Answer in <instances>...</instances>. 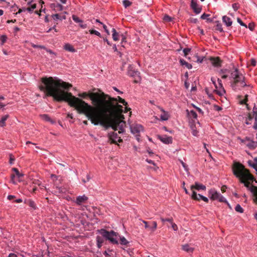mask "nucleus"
Instances as JSON below:
<instances>
[{"mask_svg": "<svg viewBox=\"0 0 257 257\" xmlns=\"http://www.w3.org/2000/svg\"><path fill=\"white\" fill-rule=\"evenodd\" d=\"M42 84L39 86L40 89L44 91L46 96H52L58 102L65 101L71 107H74L80 114H84L94 125H100L107 130L111 126V121L108 113L109 108L101 106L94 109L92 106L82 99L72 95L69 90L72 85L57 77H44L42 78Z\"/></svg>", "mask_w": 257, "mask_h": 257, "instance_id": "f257e3e1", "label": "nucleus"}, {"mask_svg": "<svg viewBox=\"0 0 257 257\" xmlns=\"http://www.w3.org/2000/svg\"><path fill=\"white\" fill-rule=\"evenodd\" d=\"M230 78L233 79L234 80V81L231 84V87L234 90L240 89V88H238V83L240 84V86L241 87L250 86V84H247L245 83L244 76L239 71L238 69L236 68H235L234 70L231 73Z\"/></svg>", "mask_w": 257, "mask_h": 257, "instance_id": "f03ea898", "label": "nucleus"}, {"mask_svg": "<svg viewBox=\"0 0 257 257\" xmlns=\"http://www.w3.org/2000/svg\"><path fill=\"white\" fill-rule=\"evenodd\" d=\"M102 98H105L106 101V102H104L103 103L102 107H108L109 111L115 107H116L119 109H121L122 108V106L120 104H117L115 105L114 104V102L118 101L119 103L123 104L125 106L127 105V103L125 101V100L120 96H117L116 98H113L110 97L108 95H106L102 93Z\"/></svg>", "mask_w": 257, "mask_h": 257, "instance_id": "7ed1b4c3", "label": "nucleus"}, {"mask_svg": "<svg viewBox=\"0 0 257 257\" xmlns=\"http://www.w3.org/2000/svg\"><path fill=\"white\" fill-rule=\"evenodd\" d=\"M232 171L233 175L237 178L239 180L243 178L250 177L251 174L249 171L239 162H234L232 165Z\"/></svg>", "mask_w": 257, "mask_h": 257, "instance_id": "20e7f679", "label": "nucleus"}, {"mask_svg": "<svg viewBox=\"0 0 257 257\" xmlns=\"http://www.w3.org/2000/svg\"><path fill=\"white\" fill-rule=\"evenodd\" d=\"M78 96L83 98H86L89 97L92 101L93 104L97 107H100L102 106L104 102H106V100L102 98V93L99 95L95 93H91L90 94L85 92L82 93H79Z\"/></svg>", "mask_w": 257, "mask_h": 257, "instance_id": "39448f33", "label": "nucleus"}, {"mask_svg": "<svg viewBox=\"0 0 257 257\" xmlns=\"http://www.w3.org/2000/svg\"><path fill=\"white\" fill-rule=\"evenodd\" d=\"M98 231L105 239L113 244H118L119 234L113 230L107 231L104 229H101Z\"/></svg>", "mask_w": 257, "mask_h": 257, "instance_id": "423d86ee", "label": "nucleus"}, {"mask_svg": "<svg viewBox=\"0 0 257 257\" xmlns=\"http://www.w3.org/2000/svg\"><path fill=\"white\" fill-rule=\"evenodd\" d=\"M253 181L256 183L257 182L252 174H250V177H248V178L244 177L243 179L239 180V182L241 183H243L244 186L248 188V189L253 193L254 197V202L257 203V186L253 185L250 186V181L253 182Z\"/></svg>", "mask_w": 257, "mask_h": 257, "instance_id": "0eeeda50", "label": "nucleus"}, {"mask_svg": "<svg viewBox=\"0 0 257 257\" xmlns=\"http://www.w3.org/2000/svg\"><path fill=\"white\" fill-rule=\"evenodd\" d=\"M127 74L130 77L135 78V83H137L140 81L141 77L140 76V72L137 70L134 69V67L131 65H130L128 67Z\"/></svg>", "mask_w": 257, "mask_h": 257, "instance_id": "6e6552de", "label": "nucleus"}, {"mask_svg": "<svg viewBox=\"0 0 257 257\" xmlns=\"http://www.w3.org/2000/svg\"><path fill=\"white\" fill-rule=\"evenodd\" d=\"M131 133L134 135H136V139L139 141L140 133L143 131V126L140 124H133L130 125Z\"/></svg>", "mask_w": 257, "mask_h": 257, "instance_id": "1a4fd4ad", "label": "nucleus"}, {"mask_svg": "<svg viewBox=\"0 0 257 257\" xmlns=\"http://www.w3.org/2000/svg\"><path fill=\"white\" fill-rule=\"evenodd\" d=\"M241 143H243L249 149L254 150L257 147V142L253 141L248 137L241 140Z\"/></svg>", "mask_w": 257, "mask_h": 257, "instance_id": "9d476101", "label": "nucleus"}, {"mask_svg": "<svg viewBox=\"0 0 257 257\" xmlns=\"http://www.w3.org/2000/svg\"><path fill=\"white\" fill-rule=\"evenodd\" d=\"M51 178L54 183V185L58 189L59 192L60 193L63 192V191L62 189L59 186L62 183V177L54 174H52L51 175Z\"/></svg>", "mask_w": 257, "mask_h": 257, "instance_id": "9b49d317", "label": "nucleus"}, {"mask_svg": "<svg viewBox=\"0 0 257 257\" xmlns=\"http://www.w3.org/2000/svg\"><path fill=\"white\" fill-rule=\"evenodd\" d=\"M157 139L159 140L163 143L169 145L172 143L173 142V138L172 137H169L167 135H158L157 136Z\"/></svg>", "mask_w": 257, "mask_h": 257, "instance_id": "f8f14e48", "label": "nucleus"}, {"mask_svg": "<svg viewBox=\"0 0 257 257\" xmlns=\"http://www.w3.org/2000/svg\"><path fill=\"white\" fill-rule=\"evenodd\" d=\"M108 137L113 143H116L117 142L120 143L122 142V139L118 137L117 133L114 132H110L108 134Z\"/></svg>", "mask_w": 257, "mask_h": 257, "instance_id": "ddd939ff", "label": "nucleus"}, {"mask_svg": "<svg viewBox=\"0 0 257 257\" xmlns=\"http://www.w3.org/2000/svg\"><path fill=\"white\" fill-rule=\"evenodd\" d=\"M190 7L196 14H199L201 12L202 7H199L197 2L195 0H191Z\"/></svg>", "mask_w": 257, "mask_h": 257, "instance_id": "4468645a", "label": "nucleus"}, {"mask_svg": "<svg viewBox=\"0 0 257 257\" xmlns=\"http://www.w3.org/2000/svg\"><path fill=\"white\" fill-rule=\"evenodd\" d=\"M72 20L76 23L79 24V26L82 29H85L87 27V25L86 24L83 23V20L80 19L79 17L75 15H72Z\"/></svg>", "mask_w": 257, "mask_h": 257, "instance_id": "2eb2a0df", "label": "nucleus"}, {"mask_svg": "<svg viewBox=\"0 0 257 257\" xmlns=\"http://www.w3.org/2000/svg\"><path fill=\"white\" fill-rule=\"evenodd\" d=\"M217 81L218 82L219 85V88H218L219 89V90H215V91L219 96H222L225 93V91L224 88L223 87L222 84L221 83V80L219 78H218Z\"/></svg>", "mask_w": 257, "mask_h": 257, "instance_id": "dca6fc26", "label": "nucleus"}, {"mask_svg": "<svg viewBox=\"0 0 257 257\" xmlns=\"http://www.w3.org/2000/svg\"><path fill=\"white\" fill-rule=\"evenodd\" d=\"M87 200H88V197L84 195L83 196H78L76 198L75 202L77 205H81L82 204L86 203Z\"/></svg>", "mask_w": 257, "mask_h": 257, "instance_id": "f3484780", "label": "nucleus"}, {"mask_svg": "<svg viewBox=\"0 0 257 257\" xmlns=\"http://www.w3.org/2000/svg\"><path fill=\"white\" fill-rule=\"evenodd\" d=\"M191 190L192 191V192L193 191H194V189L200 190H205L206 189V186L203 184H199L197 182H195L194 185L191 186Z\"/></svg>", "mask_w": 257, "mask_h": 257, "instance_id": "a211bd4d", "label": "nucleus"}, {"mask_svg": "<svg viewBox=\"0 0 257 257\" xmlns=\"http://www.w3.org/2000/svg\"><path fill=\"white\" fill-rule=\"evenodd\" d=\"M116 123L117 124L118 129H119L118 133L121 134L124 132V127L125 125V123L124 121H120L118 119L116 120Z\"/></svg>", "mask_w": 257, "mask_h": 257, "instance_id": "6ab92c4d", "label": "nucleus"}, {"mask_svg": "<svg viewBox=\"0 0 257 257\" xmlns=\"http://www.w3.org/2000/svg\"><path fill=\"white\" fill-rule=\"evenodd\" d=\"M209 193L211 194L210 199L214 200H218V198L219 197V195H220V193L217 192L216 190L214 189H211L209 191Z\"/></svg>", "mask_w": 257, "mask_h": 257, "instance_id": "aec40b11", "label": "nucleus"}, {"mask_svg": "<svg viewBox=\"0 0 257 257\" xmlns=\"http://www.w3.org/2000/svg\"><path fill=\"white\" fill-rule=\"evenodd\" d=\"M212 64L215 67H220L221 66V60L218 57L211 59Z\"/></svg>", "mask_w": 257, "mask_h": 257, "instance_id": "412c9836", "label": "nucleus"}, {"mask_svg": "<svg viewBox=\"0 0 257 257\" xmlns=\"http://www.w3.org/2000/svg\"><path fill=\"white\" fill-rule=\"evenodd\" d=\"M40 116L43 120L47 122H49L51 124H54L56 123V121L54 120H53L47 114H41L40 115Z\"/></svg>", "mask_w": 257, "mask_h": 257, "instance_id": "4be33fe9", "label": "nucleus"}, {"mask_svg": "<svg viewBox=\"0 0 257 257\" xmlns=\"http://www.w3.org/2000/svg\"><path fill=\"white\" fill-rule=\"evenodd\" d=\"M51 8L54 11H62L63 10V6L60 4H52L51 5Z\"/></svg>", "mask_w": 257, "mask_h": 257, "instance_id": "5701e85b", "label": "nucleus"}, {"mask_svg": "<svg viewBox=\"0 0 257 257\" xmlns=\"http://www.w3.org/2000/svg\"><path fill=\"white\" fill-rule=\"evenodd\" d=\"M222 22L226 27H230L232 24L231 19L226 16L222 17Z\"/></svg>", "mask_w": 257, "mask_h": 257, "instance_id": "b1692460", "label": "nucleus"}, {"mask_svg": "<svg viewBox=\"0 0 257 257\" xmlns=\"http://www.w3.org/2000/svg\"><path fill=\"white\" fill-rule=\"evenodd\" d=\"M12 170L15 172V174L11 175V179L13 181L15 176H16L19 178H20L24 176L23 174L20 173L18 169L16 168H13Z\"/></svg>", "mask_w": 257, "mask_h": 257, "instance_id": "393cba45", "label": "nucleus"}, {"mask_svg": "<svg viewBox=\"0 0 257 257\" xmlns=\"http://www.w3.org/2000/svg\"><path fill=\"white\" fill-rule=\"evenodd\" d=\"M182 249L188 253H192L194 251V248L191 247L187 244L183 245L182 246Z\"/></svg>", "mask_w": 257, "mask_h": 257, "instance_id": "a878e982", "label": "nucleus"}, {"mask_svg": "<svg viewBox=\"0 0 257 257\" xmlns=\"http://www.w3.org/2000/svg\"><path fill=\"white\" fill-rule=\"evenodd\" d=\"M64 49L66 51H67L68 52H72V53L76 52V50L74 48V47L71 44H70L69 43H67V44H65V45L64 46Z\"/></svg>", "mask_w": 257, "mask_h": 257, "instance_id": "bb28decb", "label": "nucleus"}, {"mask_svg": "<svg viewBox=\"0 0 257 257\" xmlns=\"http://www.w3.org/2000/svg\"><path fill=\"white\" fill-rule=\"evenodd\" d=\"M112 37L114 41H117L119 40L120 35L118 34L114 28L112 29Z\"/></svg>", "mask_w": 257, "mask_h": 257, "instance_id": "cd10ccee", "label": "nucleus"}, {"mask_svg": "<svg viewBox=\"0 0 257 257\" xmlns=\"http://www.w3.org/2000/svg\"><path fill=\"white\" fill-rule=\"evenodd\" d=\"M179 62L181 65L185 66V67H187L188 69H191L192 68V65L191 64L187 62L185 60H184L183 59H180L179 60Z\"/></svg>", "mask_w": 257, "mask_h": 257, "instance_id": "c85d7f7f", "label": "nucleus"}, {"mask_svg": "<svg viewBox=\"0 0 257 257\" xmlns=\"http://www.w3.org/2000/svg\"><path fill=\"white\" fill-rule=\"evenodd\" d=\"M9 117V115L6 114L2 117L0 119V126L4 127L6 125V121Z\"/></svg>", "mask_w": 257, "mask_h": 257, "instance_id": "c756f323", "label": "nucleus"}, {"mask_svg": "<svg viewBox=\"0 0 257 257\" xmlns=\"http://www.w3.org/2000/svg\"><path fill=\"white\" fill-rule=\"evenodd\" d=\"M118 239H119V243L121 245H127L129 243V242L124 236H121L119 235Z\"/></svg>", "mask_w": 257, "mask_h": 257, "instance_id": "7c9ffc66", "label": "nucleus"}, {"mask_svg": "<svg viewBox=\"0 0 257 257\" xmlns=\"http://www.w3.org/2000/svg\"><path fill=\"white\" fill-rule=\"evenodd\" d=\"M186 111L187 112L188 115H189L190 117H192L194 119H197V114L194 110H191L190 111H189L188 110H187Z\"/></svg>", "mask_w": 257, "mask_h": 257, "instance_id": "2f4dec72", "label": "nucleus"}, {"mask_svg": "<svg viewBox=\"0 0 257 257\" xmlns=\"http://www.w3.org/2000/svg\"><path fill=\"white\" fill-rule=\"evenodd\" d=\"M191 198L193 200H197V201H199L201 199L200 198V197L198 196V194H197V193L195 191H193V192H192V194L191 195Z\"/></svg>", "mask_w": 257, "mask_h": 257, "instance_id": "473e14b6", "label": "nucleus"}, {"mask_svg": "<svg viewBox=\"0 0 257 257\" xmlns=\"http://www.w3.org/2000/svg\"><path fill=\"white\" fill-rule=\"evenodd\" d=\"M120 37L121 38L120 42L121 46L122 47H124V44L126 42V37L124 34H121Z\"/></svg>", "mask_w": 257, "mask_h": 257, "instance_id": "72a5a7b5", "label": "nucleus"}, {"mask_svg": "<svg viewBox=\"0 0 257 257\" xmlns=\"http://www.w3.org/2000/svg\"><path fill=\"white\" fill-rule=\"evenodd\" d=\"M162 110L164 112V114L161 115V119L162 120H167L169 119L168 114L166 113L164 109H162Z\"/></svg>", "mask_w": 257, "mask_h": 257, "instance_id": "f704fd0d", "label": "nucleus"}, {"mask_svg": "<svg viewBox=\"0 0 257 257\" xmlns=\"http://www.w3.org/2000/svg\"><path fill=\"white\" fill-rule=\"evenodd\" d=\"M36 5L35 4H34V5H32L31 7H29V8H24V11H27L28 12H29V13H32L34 10L36 9Z\"/></svg>", "mask_w": 257, "mask_h": 257, "instance_id": "c9c22d12", "label": "nucleus"}, {"mask_svg": "<svg viewBox=\"0 0 257 257\" xmlns=\"http://www.w3.org/2000/svg\"><path fill=\"white\" fill-rule=\"evenodd\" d=\"M217 24L216 25V30L220 32H223V30L222 28V25L219 21H216Z\"/></svg>", "mask_w": 257, "mask_h": 257, "instance_id": "e433bc0d", "label": "nucleus"}, {"mask_svg": "<svg viewBox=\"0 0 257 257\" xmlns=\"http://www.w3.org/2000/svg\"><path fill=\"white\" fill-rule=\"evenodd\" d=\"M132 3L128 0H123L122 1V5L125 8H126L131 6Z\"/></svg>", "mask_w": 257, "mask_h": 257, "instance_id": "4c0bfd02", "label": "nucleus"}, {"mask_svg": "<svg viewBox=\"0 0 257 257\" xmlns=\"http://www.w3.org/2000/svg\"><path fill=\"white\" fill-rule=\"evenodd\" d=\"M89 33L91 35H95L100 38L101 37V35L100 34V33L96 30H90Z\"/></svg>", "mask_w": 257, "mask_h": 257, "instance_id": "58836bf2", "label": "nucleus"}, {"mask_svg": "<svg viewBox=\"0 0 257 257\" xmlns=\"http://www.w3.org/2000/svg\"><path fill=\"white\" fill-rule=\"evenodd\" d=\"M105 239L102 236H97L96 237V243H103Z\"/></svg>", "mask_w": 257, "mask_h": 257, "instance_id": "ea45409f", "label": "nucleus"}, {"mask_svg": "<svg viewBox=\"0 0 257 257\" xmlns=\"http://www.w3.org/2000/svg\"><path fill=\"white\" fill-rule=\"evenodd\" d=\"M249 165L257 172V162H248Z\"/></svg>", "mask_w": 257, "mask_h": 257, "instance_id": "a19ab883", "label": "nucleus"}, {"mask_svg": "<svg viewBox=\"0 0 257 257\" xmlns=\"http://www.w3.org/2000/svg\"><path fill=\"white\" fill-rule=\"evenodd\" d=\"M7 37L6 35H2L0 36V41L1 45H3L7 41Z\"/></svg>", "mask_w": 257, "mask_h": 257, "instance_id": "79ce46f5", "label": "nucleus"}, {"mask_svg": "<svg viewBox=\"0 0 257 257\" xmlns=\"http://www.w3.org/2000/svg\"><path fill=\"white\" fill-rule=\"evenodd\" d=\"M218 201L219 202H225V203H227L229 205V204H228V202L227 201V200L221 194L219 195V197L218 198Z\"/></svg>", "mask_w": 257, "mask_h": 257, "instance_id": "37998d69", "label": "nucleus"}, {"mask_svg": "<svg viewBox=\"0 0 257 257\" xmlns=\"http://www.w3.org/2000/svg\"><path fill=\"white\" fill-rule=\"evenodd\" d=\"M235 210L236 211L240 212V213H242L243 212V209L241 207V206L240 205H239V204H237L235 206Z\"/></svg>", "mask_w": 257, "mask_h": 257, "instance_id": "c03bdc74", "label": "nucleus"}, {"mask_svg": "<svg viewBox=\"0 0 257 257\" xmlns=\"http://www.w3.org/2000/svg\"><path fill=\"white\" fill-rule=\"evenodd\" d=\"M253 119V117L250 114H248V117L246 119L245 123L246 124H250L251 122H250Z\"/></svg>", "mask_w": 257, "mask_h": 257, "instance_id": "a18cd8bd", "label": "nucleus"}, {"mask_svg": "<svg viewBox=\"0 0 257 257\" xmlns=\"http://www.w3.org/2000/svg\"><path fill=\"white\" fill-rule=\"evenodd\" d=\"M191 49L190 48H184L183 50V53H184V56L185 57H187V55L191 51Z\"/></svg>", "mask_w": 257, "mask_h": 257, "instance_id": "49530a36", "label": "nucleus"}, {"mask_svg": "<svg viewBox=\"0 0 257 257\" xmlns=\"http://www.w3.org/2000/svg\"><path fill=\"white\" fill-rule=\"evenodd\" d=\"M163 20L166 22H170L172 21L173 18L172 17H170L169 16H168V15H165L164 16Z\"/></svg>", "mask_w": 257, "mask_h": 257, "instance_id": "de8ad7c7", "label": "nucleus"}, {"mask_svg": "<svg viewBox=\"0 0 257 257\" xmlns=\"http://www.w3.org/2000/svg\"><path fill=\"white\" fill-rule=\"evenodd\" d=\"M52 18L55 21L60 20V15L58 14H53L51 16Z\"/></svg>", "mask_w": 257, "mask_h": 257, "instance_id": "09e8293b", "label": "nucleus"}, {"mask_svg": "<svg viewBox=\"0 0 257 257\" xmlns=\"http://www.w3.org/2000/svg\"><path fill=\"white\" fill-rule=\"evenodd\" d=\"M28 205L29 206L31 207L34 209H35L36 208V206L35 202L32 200H29L28 201Z\"/></svg>", "mask_w": 257, "mask_h": 257, "instance_id": "8fccbe9b", "label": "nucleus"}, {"mask_svg": "<svg viewBox=\"0 0 257 257\" xmlns=\"http://www.w3.org/2000/svg\"><path fill=\"white\" fill-rule=\"evenodd\" d=\"M229 70L227 69H221L219 70V73L220 74H225L227 73H229Z\"/></svg>", "mask_w": 257, "mask_h": 257, "instance_id": "3c124183", "label": "nucleus"}, {"mask_svg": "<svg viewBox=\"0 0 257 257\" xmlns=\"http://www.w3.org/2000/svg\"><path fill=\"white\" fill-rule=\"evenodd\" d=\"M211 81H212V83L214 84V86H215V88H216V89H218V88H219V85H218V84H217L216 83L215 78H214V77H212V78H211Z\"/></svg>", "mask_w": 257, "mask_h": 257, "instance_id": "603ef678", "label": "nucleus"}, {"mask_svg": "<svg viewBox=\"0 0 257 257\" xmlns=\"http://www.w3.org/2000/svg\"><path fill=\"white\" fill-rule=\"evenodd\" d=\"M193 106L198 111V112L201 114H203L204 112L199 107L196 106L194 104H192Z\"/></svg>", "mask_w": 257, "mask_h": 257, "instance_id": "864d4df0", "label": "nucleus"}, {"mask_svg": "<svg viewBox=\"0 0 257 257\" xmlns=\"http://www.w3.org/2000/svg\"><path fill=\"white\" fill-rule=\"evenodd\" d=\"M189 21L193 24H196L198 22V19L196 18H191L189 19Z\"/></svg>", "mask_w": 257, "mask_h": 257, "instance_id": "5fc2aeb1", "label": "nucleus"}, {"mask_svg": "<svg viewBox=\"0 0 257 257\" xmlns=\"http://www.w3.org/2000/svg\"><path fill=\"white\" fill-rule=\"evenodd\" d=\"M237 22L242 26H243V27H245V28H247V26L246 24H245L241 20L238 18L237 19Z\"/></svg>", "mask_w": 257, "mask_h": 257, "instance_id": "6e6d98bb", "label": "nucleus"}, {"mask_svg": "<svg viewBox=\"0 0 257 257\" xmlns=\"http://www.w3.org/2000/svg\"><path fill=\"white\" fill-rule=\"evenodd\" d=\"M232 7L234 11H236L239 8V6L237 3H234L232 5Z\"/></svg>", "mask_w": 257, "mask_h": 257, "instance_id": "4d7b16f0", "label": "nucleus"}, {"mask_svg": "<svg viewBox=\"0 0 257 257\" xmlns=\"http://www.w3.org/2000/svg\"><path fill=\"white\" fill-rule=\"evenodd\" d=\"M161 221L164 223L165 221H168L170 223H172V221H173V219L172 218H166V219H164L163 218H161Z\"/></svg>", "mask_w": 257, "mask_h": 257, "instance_id": "13d9d810", "label": "nucleus"}, {"mask_svg": "<svg viewBox=\"0 0 257 257\" xmlns=\"http://www.w3.org/2000/svg\"><path fill=\"white\" fill-rule=\"evenodd\" d=\"M210 16L209 14H207L206 13L203 14L201 16L200 18L202 20H206L208 18V17Z\"/></svg>", "mask_w": 257, "mask_h": 257, "instance_id": "bf43d9fd", "label": "nucleus"}, {"mask_svg": "<svg viewBox=\"0 0 257 257\" xmlns=\"http://www.w3.org/2000/svg\"><path fill=\"white\" fill-rule=\"evenodd\" d=\"M198 196L200 197V198L201 199V200H203L204 202H205L206 203H207L208 202V199L207 197L203 196L199 194H198Z\"/></svg>", "mask_w": 257, "mask_h": 257, "instance_id": "052dcab7", "label": "nucleus"}, {"mask_svg": "<svg viewBox=\"0 0 257 257\" xmlns=\"http://www.w3.org/2000/svg\"><path fill=\"white\" fill-rule=\"evenodd\" d=\"M152 224H153V226H152V227H151V228L152 229V231H154L156 230V229L157 228V223L156 221H153L152 222Z\"/></svg>", "mask_w": 257, "mask_h": 257, "instance_id": "680f3d73", "label": "nucleus"}, {"mask_svg": "<svg viewBox=\"0 0 257 257\" xmlns=\"http://www.w3.org/2000/svg\"><path fill=\"white\" fill-rule=\"evenodd\" d=\"M185 182H183L182 184V187L185 191V193L186 194H189V192H188V190L186 189V188L185 187Z\"/></svg>", "mask_w": 257, "mask_h": 257, "instance_id": "e2e57ef3", "label": "nucleus"}, {"mask_svg": "<svg viewBox=\"0 0 257 257\" xmlns=\"http://www.w3.org/2000/svg\"><path fill=\"white\" fill-rule=\"evenodd\" d=\"M110 127H111L114 131H116L118 130L117 124V123H116V121H115L114 124L111 123V126H110Z\"/></svg>", "mask_w": 257, "mask_h": 257, "instance_id": "0e129e2a", "label": "nucleus"}, {"mask_svg": "<svg viewBox=\"0 0 257 257\" xmlns=\"http://www.w3.org/2000/svg\"><path fill=\"white\" fill-rule=\"evenodd\" d=\"M248 28L250 31H253L254 28V25L252 23H249L248 24Z\"/></svg>", "mask_w": 257, "mask_h": 257, "instance_id": "69168bd1", "label": "nucleus"}, {"mask_svg": "<svg viewBox=\"0 0 257 257\" xmlns=\"http://www.w3.org/2000/svg\"><path fill=\"white\" fill-rule=\"evenodd\" d=\"M172 225V228L174 230H177L178 229V227L177 226V225L173 223V222L172 221V223H170Z\"/></svg>", "mask_w": 257, "mask_h": 257, "instance_id": "338daca9", "label": "nucleus"}, {"mask_svg": "<svg viewBox=\"0 0 257 257\" xmlns=\"http://www.w3.org/2000/svg\"><path fill=\"white\" fill-rule=\"evenodd\" d=\"M253 129H254L255 130H257V120H256V118L254 119V124L253 125Z\"/></svg>", "mask_w": 257, "mask_h": 257, "instance_id": "774afa93", "label": "nucleus"}]
</instances>
